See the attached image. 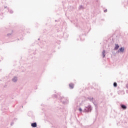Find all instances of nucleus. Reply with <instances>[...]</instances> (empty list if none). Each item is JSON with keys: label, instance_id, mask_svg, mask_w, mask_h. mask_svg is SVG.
Returning a JSON list of instances; mask_svg holds the SVG:
<instances>
[{"label": "nucleus", "instance_id": "obj_1", "mask_svg": "<svg viewBox=\"0 0 128 128\" xmlns=\"http://www.w3.org/2000/svg\"><path fill=\"white\" fill-rule=\"evenodd\" d=\"M92 105L89 104L88 106L85 107L83 110V112H92Z\"/></svg>", "mask_w": 128, "mask_h": 128}, {"label": "nucleus", "instance_id": "obj_2", "mask_svg": "<svg viewBox=\"0 0 128 128\" xmlns=\"http://www.w3.org/2000/svg\"><path fill=\"white\" fill-rule=\"evenodd\" d=\"M82 32H84V34H82V35L80 36V40H84V39L82 38V36H86V34H88V32L89 31H88V28H86V29H84V30H82Z\"/></svg>", "mask_w": 128, "mask_h": 128}, {"label": "nucleus", "instance_id": "obj_3", "mask_svg": "<svg viewBox=\"0 0 128 128\" xmlns=\"http://www.w3.org/2000/svg\"><path fill=\"white\" fill-rule=\"evenodd\" d=\"M124 52V47H120L118 50L116 52V54L118 52Z\"/></svg>", "mask_w": 128, "mask_h": 128}, {"label": "nucleus", "instance_id": "obj_4", "mask_svg": "<svg viewBox=\"0 0 128 128\" xmlns=\"http://www.w3.org/2000/svg\"><path fill=\"white\" fill-rule=\"evenodd\" d=\"M120 106L121 108H122V110H126V108H128V107L126 106L124 104H120Z\"/></svg>", "mask_w": 128, "mask_h": 128}, {"label": "nucleus", "instance_id": "obj_5", "mask_svg": "<svg viewBox=\"0 0 128 128\" xmlns=\"http://www.w3.org/2000/svg\"><path fill=\"white\" fill-rule=\"evenodd\" d=\"M69 88L70 90H73L74 88V84L72 83H70L69 84Z\"/></svg>", "mask_w": 128, "mask_h": 128}, {"label": "nucleus", "instance_id": "obj_6", "mask_svg": "<svg viewBox=\"0 0 128 128\" xmlns=\"http://www.w3.org/2000/svg\"><path fill=\"white\" fill-rule=\"evenodd\" d=\"M120 48V45L118 44H115V47L114 48V50H118Z\"/></svg>", "mask_w": 128, "mask_h": 128}, {"label": "nucleus", "instance_id": "obj_7", "mask_svg": "<svg viewBox=\"0 0 128 128\" xmlns=\"http://www.w3.org/2000/svg\"><path fill=\"white\" fill-rule=\"evenodd\" d=\"M12 82H18V77L14 76L12 79Z\"/></svg>", "mask_w": 128, "mask_h": 128}, {"label": "nucleus", "instance_id": "obj_8", "mask_svg": "<svg viewBox=\"0 0 128 128\" xmlns=\"http://www.w3.org/2000/svg\"><path fill=\"white\" fill-rule=\"evenodd\" d=\"M68 102H69L68 98L66 97L65 98L64 104H68Z\"/></svg>", "mask_w": 128, "mask_h": 128}, {"label": "nucleus", "instance_id": "obj_9", "mask_svg": "<svg viewBox=\"0 0 128 128\" xmlns=\"http://www.w3.org/2000/svg\"><path fill=\"white\" fill-rule=\"evenodd\" d=\"M31 126H32V128H36L37 126L36 122L32 123L31 124Z\"/></svg>", "mask_w": 128, "mask_h": 128}, {"label": "nucleus", "instance_id": "obj_10", "mask_svg": "<svg viewBox=\"0 0 128 128\" xmlns=\"http://www.w3.org/2000/svg\"><path fill=\"white\" fill-rule=\"evenodd\" d=\"M87 98L90 101V102H93L94 100V98L92 97H88Z\"/></svg>", "mask_w": 128, "mask_h": 128}, {"label": "nucleus", "instance_id": "obj_11", "mask_svg": "<svg viewBox=\"0 0 128 128\" xmlns=\"http://www.w3.org/2000/svg\"><path fill=\"white\" fill-rule=\"evenodd\" d=\"M102 58H104L106 56V50H104L103 52H102Z\"/></svg>", "mask_w": 128, "mask_h": 128}, {"label": "nucleus", "instance_id": "obj_12", "mask_svg": "<svg viewBox=\"0 0 128 128\" xmlns=\"http://www.w3.org/2000/svg\"><path fill=\"white\" fill-rule=\"evenodd\" d=\"M113 86L114 88H116L118 86V84L116 82H114Z\"/></svg>", "mask_w": 128, "mask_h": 128}, {"label": "nucleus", "instance_id": "obj_13", "mask_svg": "<svg viewBox=\"0 0 128 128\" xmlns=\"http://www.w3.org/2000/svg\"><path fill=\"white\" fill-rule=\"evenodd\" d=\"M78 110H79V112H84L82 108H79Z\"/></svg>", "mask_w": 128, "mask_h": 128}, {"label": "nucleus", "instance_id": "obj_14", "mask_svg": "<svg viewBox=\"0 0 128 128\" xmlns=\"http://www.w3.org/2000/svg\"><path fill=\"white\" fill-rule=\"evenodd\" d=\"M84 8V7L80 5V6L78 8H79V10H82V8Z\"/></svg>", "mask_w": 128, "mask_h": 128}, {"label": "nucleus", "instance_id": "obj_15", "mask_svg": "<svg viewBox=\"0 0 128 128\" xmlns=\"http://www.w3.org/2000/svg\"><path fill=\"white\" fill-rule=\"evenodd\" d=\"M92 102H93V104L95 106H96V102L92 101Z\"/></svg>", "mask_w": 128, "mask_h": 128}, {"label": "nucleus", "instance_id": "obj_16", "mask_svg": "<svg viewBox=\"0 0 128 128\" xmlns=\"http://www.w3.org/2000/svg\"><path fill=\"white\" fill-rule=\"evenodd\" d=\"M10 14H12V12H14L12 10H10Z\"/></svg>", "mask_w": 128, "mask_h": 128}, {"label": "nucleus", "instance_id": "obj_17", "mask_svg": "<svg viewBox=\"0 0 128 128\" xmlns=\"http://www.w3.org/2000/svg\"><path fill=\"white\" fill-rule=\"evenodd\" d=\"M126 88H128V84H126Z\"/></svg>", "mask_w": 128, "mask_h": 128}, {"label": "nucleus", "instance_id": "obj_18", "mask_svg": "<svg viewBox=\"0 0 128 128\" xmlns=\"http://www.w3.org/2000/svg\"><path fill=\"white\" fill-rule=\"evenodd\" d=\"M108 12V10L107 9L104 10V12Z\"/></svg>", "mask_w": 128, "mask_h": 128}, {"label": "nucleus", "instance_id": "obj_19", "mask_svg": "<svg viewBox=\"0 0 128 128\" xmlns=\"http://www.w3.org/2000/svg\"><path fill=\"white\" fill-rule=\"evenodd\" d=\"M12 36V34H8V36Z\"/></svg>", "mask_w": 128, "mask_h": 128}, {"label": "nucleus", "instance_id": "obj_20", "mask_svg": "<svg viewBox=\"0 0 128 128\" xmlns=\"http://www.w3.org/2000/svg\"><path fill=\"white\" fill-rule=\"evenodd\" d=\"M54 98H58V96H57L56 95H54Z\"/></svg>", "mask_w": 128, "mask_h": 128}, {"label": "nucleus", "instance_id": "obj_21", "mask_svg": "<svg viewBox=\"0 0 128 128\" xmlns=\"http://www.w3.org/2000/svg\"><path fill=\"white\" fill-rule=\"evenodd\" d=\"M12 124H14V122H11V126H12Z\"/></svg>", "mask_w": 128, "mask_h": 128}, {"label": "nucleus", "instance_id": "obj_22", "mask_svg": "<svg viewBox=\"0 0 128 128\" xmlns=\"http://www.w3.org/2000/svg\"><path fill=\"white\" fill-rule=\"evenodd\" d=\"M66 38H68V34L66 35Z\"/></svg>", "mask_w": 128, "mask_h": 128}, {"label": "nucleus", "instance_id": "obj_23", "mask_svg": "<svg viewBox=\"0 0 128 128\" xmlns=\"http://www.w3.org/2000/svg\"><path fill=\"white\" fill-rule=\"evenodd\" d=\"M4 8H6V6H4Z\"/></svg>", "mask_w": 128, "mask_h": 128}, {"label": "nucleus", "instance_id": "obj_24", "mask_svg": "<svg viewBox=\"0 0 128 128\" xmlns=\"http://www.w3.org/2000/svg\"><path fill=\"white\" fill-rule=\"evenodd\" d=\"M38 40H40V38H38Z\"/></svg>", "mask_w": 128, "mask_h": 128}, {"label": "nucleus", "instance_id": "obj_25", "mask_svg": "<svg viewBox=\"0 0 128 128\" xmlns=\"http://www.w3.org/2000/svg\"><path fill=\"white\" fill-rule=\"evenodd\" d=\"M126 0V2H128V0Z\"/></svg>", "mask_w": 128, "mask_h": 128}, {"label": "nucleus", "instance_id": "obj_26", "mask_svg": "<svg viewBox=\"0 0 128 128\" xmlns=\"http://www.w3.org/2000/svg\"><path fill=\"white\" fill-rule=\"evenodd\" d=\"M112 54H114V52H112Z\"/></svg>", "mask_w": 128, "mask_h": 128}]
</instances>
